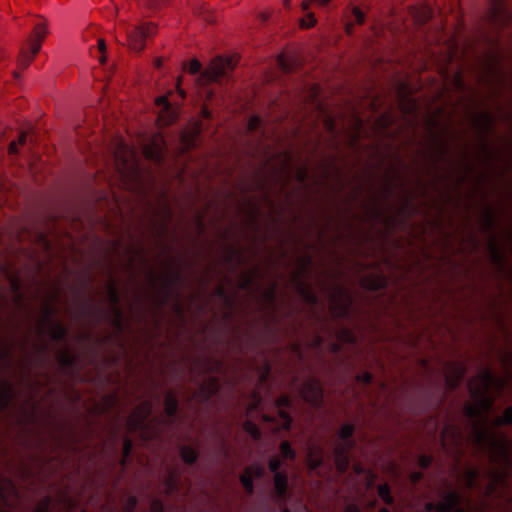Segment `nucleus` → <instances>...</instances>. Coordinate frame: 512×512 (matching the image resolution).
Segmentation results:
<instances>
[{
    "label": "nucleus",
    "instance_id": "38",
    "mask_svg": "<svg viewBox=\"0 0 512 512\" xmlns=\"http://www.w3.org/2000/svg\"><path fill=\"white\" fill-rule=\"evenodd\" d=\"M106 292H107V299L111 304V307L120 306V298L118 294V289L115 281L113 279H110L106 283Z\"/></svg>",
    "mask_w": 512,
    "mask_h": 512
},
{
    "label": "nucleus",
    "instance_id": "33",
    "mask_svg": "<svg viewBox=\"0 0 512 512\" xmlns=\"http://www.w3.org/2000/svg\"><path fill=\"white\" fill-rule=\"evenodd\" d=\"M46 328H49L48 333H49L51 340H53V341L63 340L67 335L66 327L58 321H56V322L51 321L50 324L46 325Z\"/></svg>",
    "mask_w": 512,
    "mask_h": 512
},
{
    "label": "nucleus",
    "instance_id": "4",
    "mask_svg": "<svg viewBox=\"0 0 512 512\" xmlns=\"http://www.w3.org/2000/svg\"><path fill=\"white\" fill-rule=\"evenodd\" d=\"M328 304L333 318H346L350 313L353 298L348 289L337 286L329 294Z\"/></svg>",
    "mask_w": 512,
    "mask_h": 512
},
{
    "label": "nucleus",
    "instance_id": "54",
    "mask_svg": "<svg viewBox=\"0 0 512 512\" xmlns=\"http://www.w3.org/2000/svg\"><path fill=\"white\" fill-rule=\"evenodd\" d=\"M499 360L503 365L506 372H511L512 369V351L505 350L500 353Z\"/></svg>",
    "mask_w": 512,
    "mask_h": 512
},
{
    "label": "nucleus",
    "instance_id": "23",
    "mask_svg": "<svg viewBox=\"0 0 512 512\" xmlns=\"http://www.w3.org/2000/svg\"><path fill=\"white\" fill-rule=\"evenodd\" d=\"M312 265V258L310 255H302L296 258V268L291 272L290 281L304 280L309 268Z\"/></svg>",
    "mask_w": 512,
    "mask_h": 512
},
{
    "label": "nucleus",
    "instance_id": "41",
    "mask_svg": "<svg viewBox=\"0 0 512 512\" xmlns=\"http://www.w3.org/2000/svg\"><path fill=\"white\" fill-rule=\"evenodd\" d=\"M336 338L339 342L342 343H354L356 341L354 332L347 327L339 329L336 332Z\"/></svg>",
    "mask_w": 512,
    "mask_h": 512
},
{
    "label": "nucleus",
    "instance_id": "44",
    "mask_svg": "<svg viewBox=\"0 0 512 512\" xmlns=\"http://www.w3.org/2000/svg\"><path fill=\"white\" fill-rule=\"evenodd\" d=\"M243 430L248 433L253 440H259L261 438V431L260 429L258 428V426L250 421V420H246L244 423H243Z\"/></svg>",
    "mask_w": 512,
    "mask_h": 512
},
{
    "label": "nucleus",
    "instance_id": "49",
    "mask_svg": "<svg viewBox=\"0 0 512 512\" xmlns=\"http://www.w3.org/2000/svg\"><path fill=\"white\" fill-rule=\"evenodd\" d=\"M243 488L247 493H252L254 491L253 477L248 473V471H243L239 478Z\"/></svg>",
    "mask_w": 512,
    "mask_h": 512
},
{
    "label": "nucleus",
    "instance_id": "45",
    "mask_svg": "<svg viewBox=\"0 0 512 512\" xmlns=\"http://www.w3.org/2000/svg\"><path fill=\"white\" fill-rule=\"evenodd\" d=\"M280 454L284 459L294 460L296 457L295 450L291 447L289 441L284 440L279 445Z\"/></svg>",
    "mask_w": 512,
    "mask_h": 512
},
{
    "label": "nucleus",
    "instance_id": "24",
    "mask_svg": "<svg viewBox=\"0 0 512 512\" xmlns=\"http://www.w3.org/2000/svg\"><path fill=\"white\" fill-rule=\"evenodd\" d=\"M291 283L294 285L296 292L306 303L315 305L318 302V298L308 282L299 280Z\"/></svg>",
    "mask_w": 512,
    "mask_h": 512
},
{
    "label": "nucleus",
    "instance_id": "26",
    "mask_svg": "<svg viewBox=\"0 0 512 512\" xmlns=\"http://www.w3.org/2000/svg\"><path fill=\"white\" fill-rule=\"evenodd\" d=\"M481 231L486 233L495 227V212L491 206H485L480 216Z\"/></svg>",
    "mask_w": 512,
    "mask_h": 512
},
{
    "label": "nucleus",
    "instance_id": "43",
    "mask_svg": "<svg viewBox=\"0 0 512 512\" xmlns=\"http://www.w3.org/2000/svg\"><path fill=\"white\" fill-rule=\"evenodd\" d=\"M479 472L476 468H469L464 471L463 478L467 488H473L476 484Z\"/></svg>",
    "mask_w": 512,
    "mask_h": 512
},
{
    "label": "nucleus",
    "instance_id": "1",
    "mask_svg": "<svg viewBox=\"0 0 512 512\" xmlns=\"http://www.w3.org/2000/svg\"><path fill=\"white\" fill-rule=\"evenodd\" d=\"M238 62V55L217 56L211 59L208 66L200 73L198 82L204 86L219 82L222 78L232 74Z\"/></svg>",
    "mask_w": 512,
    "mask_h": 512
},
{
    "label": "nucleus",
    "instance_id": "28",
    "mask_svg": "<svg viewBox=\"0 0 512 512\" xmlns=\"http://www.w3.org/2000/svg\"><path fill=\"white\" fill-rule=\"evenodd\" d=\"M156 216H158L161 220V223L157 228V234L158 236H163L166 233L168 225L171 222L172 212L170 208L165 205L157 209Z\"/></svg>",
    "mask_w": 512,
    "mask_h": 512
},
{
    "label": "nucleus",
    "instance_id": "22",
    "mask_svg": "<svg viewBox=\"0 0 512 512\" xmlns=\"http://www.w3.org/2000/svg\"><path fill=\"white\" fill-rule=\"evenodd\" d=\"M431 144L433 159L437 162L445 161L449 151L447 141L442 137L441 134H433Z\"/></svg>",
    "mask_w": 512,
    "mask_h": 512
},
{
    "label": "nucleus",
    "instance_id": "21",
    "mask_svg": "<svg viewBox=\"0 0 512 512\" xmlns=\"http://www.w3.org/2000/svg\"><path fill=\"white\" fill-rule=\"evenodd\" d=\"M360 286L369 291H378L386 288L387 279L381 273H370L361 278Z\"/></svg>",
    "mask_w": 512,
    "mask_h": 512
},
{
    "label": "nucleus",
    "instance_id": "50",
    "mask_svg": "<svg viewBox=\"0 0 512 512\" xmlns=\"http://www.w3.org/2000/svg\"><path fill=\"white\" fill-rule=\"evenodd\" d=\"M431 15L432 12L430 8L423 6L417 10L415 14V20L419 24H424L431 18Z\"/></svg>",
    "mask_w": 512,
    "mask_h": 512
},
{
    "label": "nucleus",
    "instance_id": "27",
    "mask_svg": "<svg viewBox=\"0 0 512 512\" xmlns=\"http://www.w3.org/2000/svg\"><path fill=\"white\" fill-rule=\"evenodd\" d=\"M164 413L167 417H174L178 410V399L173 390H168L163 399Z\"/></svg>",
    "mask_w": 512,
    "mask_h": 512
},
{
    "label": "nucleus",
    "instance_id": "55",
    "mask_svg": "<svg viewBox=\"0 0 512 512\" xmlns=\"http://www.w3.org/2000/svg\"><path fill=\"white\" fill-rule=\"evenodd\" d=\"M242 254L243 251L241 248H235L234 246H230L226 250L224 260L226 262H232L233 260L240 259L242 257Z\"/></svg>",
    "mask_w": 512,
    "mask_h": 512
},
{
    "label": "nucleus",
    "instance_id": "51",
    "mask_svg": "<svg viewBox=\"0 0 512 512\" xmlns=\"http://www.w3.org/2000/svg\"><path fill=\"white\" fill-rule=\"evenodd\" d=\"M182 67L183 69H186L189 74L196 75L200 73L202 64L198 59L194 58L188 64L187 62H183Z\"/></svg>",
    "mask_w": 512,
    "mask_h": 512
},
{
    "label": "nucleus",
    "instance_id": "40",
    "mask_svg": "<svg viewBox=\"0 0 512 512\" xmlns=\"http://www.w3.org/2000/svg\"><path fill=\"white\" fill-rule=\"evenodd\" d=\"M113 319L111 325L118 331L121 332L123 329V310L120 306L111 307Z\"/></svg>",
    "mask_w": 512,
    "mask_h": 512
},
{
    "label": "nucleus",
    "instance_id": "59",
    "mask_svg": "<svg viewBox=\"0 0 512 512\" xmlns=\"http://www.w3.org/2000/svg\"><path fill=\"white\" fill-rule=\"evenodd\" d=\"M355 431V427L353 424H344L340 427L338 435L341 439L346 440L349 439Z\"/></svg>",
    "mask_w": 512,
    "mask_h": 512
},
{
    "label": "nucleus",
    "instance_id": "29",
    "mask_svg": "<svg viewBox=\"0 0 512 512\" xmlns=\"http://www.w3.org/2000/svg\"><path fill=\"white\" fill-rule=\"evenodd\" d=\"M323 451L320 447L309 449L306 456L307 468L311 471L316 470L323 464Z\"/></svg>",
    "mask_w": 512,
    "mask_h": 512
},
{
    "label": "nucleus",
    "instance_id": "10",
    "mask_svg": "<svg viewBox=\"0 0 512 512\" xmlns=\"http://www.w3.org/2000/svg\"><path fill=\"white\" fill-rule=\"evenodd\" d=\"M182 277L181 273L179 271H167L166 273H161L158 276H155L152 272L149 274V283L154 286L155 282L158 280L161 282L162 285V292H163V300L161 301L162 304H165L170 293L169 288L177 285L180 283Z\"/></svg>",
    "mask_w": 512,
    "mask_h": 512
},
{
    "label": "nucleus",
    "instance_id": "12",
    "mask_svg": "<svg viewBox=\"0 0 512 512\" xmlns=\"http://www.w3.org/2000/svg\"><path fill=\"white\" fill-rule=\"evenodd\" d=\"M202 124L199 121L188 125L180 134L181 153H186L195 147L197 139L201 133Z\"/></svg>",
    "mask_w": 512,
    "mask_h": 512
},
{
    "label": "nucleus",
    "instance_id": "19",
    "mask_svg": "<svg viewBox=\"0 0 512 512\" xmlns=\"http://www.w3.org/2000/svg\"><path fill=\"white\" fill-rule=\"evenodd\" d=\"M220 389V382L218 378L210 377L204 380L199 389L195 392V398L201 402L209 400Z\"/></svg>",
    "mask_w": 512,
    "mask_h": 512
},
{
    "label": "nucleus",
    "instance_id": "56",
    "mask_svg": "<svg viewBox=\"0 0 512 512\" xmlns=\"http://www.w3.org/2000/svg\"><path fill=\"white\" fill-rule=\"evenodd\" d=\"M50 505H51L50 496H45L38 501L33 512H49Z\"/></svg>",
    "mask_w": 512,
    "mask_h": 512
},
{
    "label": "nucleus",
    "instance_id": "48",
    "mask_svg": "<svg viewBox=\"0 0 512 512\" xmlns=\"http://www.w3.org/2000/svg\"><path fill=\"white\" fill-rule=\"evenodd\" d=\"M496 426H506L512 424V406L505 408L502 415L494 420Z\"/></svg>",
    "mask_w": 512,
    "mask_h": 512
},
{
    "label": "nucleus",
    "instance_id": "18",
    "mask_svg": "<svg viewBox=\"0 0 512 512\" xmlns=\"http://www.w3.org/2000/svg\"><path fill=\"white\" fill-rule=\"evenodd\" d=\"M509 449L504 440H499L494 437L489 441V457L491 462L501 464L508 460Z\"/></svg>",
    "mask_w": 512,
    "mask_h": 512
},
{
    "label": "nucleus",
    "instance_id": "25",
    "mask_svg": "<svg viewBox=\"0 0 512 512\" xmlns=\"http://www.w3.org/2000/svg\"><path fill=\"white\" fill-rule=\"evenodd\" d=\"M460 495L456 491L446 493L435 505L437 512H450L460 503Z\"/></svg>",
    "mask_w": 512,
    "mask_h": 512
},
{
    "label": "nucleus",
    "instance_id": "39",
    "mask_svg": "<svg viewBox=\"0 0 512 512\" xmlns=\"http://www.w3.org/2000/svg\"><path fill=\"white\" fill-rule=\"evenodd\" d=\"M56 360L61 367H70L74 364L75 357L67 349H60L57 351Z\"/></svg>",
    "mask_w": 512,
    "mask_h": 512
},
{
    "label": "nucleus",
    "instance_id": "30",
    "mask_svg": "<svg viewBox=\"0 0 512 512\" xmlns=\"http://www.w3.org/2000/svg\"><path fill=\"white\" fill-rule=\"evenodd\" d=\"M14 398L12 385L8 381L0 382V412L4 411Z\"/></svg>",
    "mask_w": 512,
    "mask_h": 512
},
{
    "label": "nucleus",
    "instance_id": "14",
    "mask_svg": "<svg viewBox=\"0 0 512 512\" xmlns=\"http://www.w3.org/2000/svg\"><path fill=\"white\" fill-rule=\"evenodd\" d=\"M472 127L482 136V140H486V137L492 132L494 127V118L487 112H480L474 115L470 119Z\"/></svg>",
    "mask_w": 512,
    "mask_h": 512
},
{
    "label": "nucleus",
    "instance_id": "52",
    "mask_svg": "<svg viewBox=\"0 0 512 512\" xmlns=\"http://www.w3.org/2000/svg\"><path fill=\"white\" fill-rule=\"evenodd\" d=\"M276 297V284L272 283L267 289H265L262 294V300L267 304H272Z\"/></svg>",
    "mask_w": 512,
    "mask_h": 512
},
{
    "label": "nucleus",
    "instance_id": "37",
    "mask_svg": "<svg viewBox=\"0 0 512 512\" xmlns=\"http://www.w3.org/2000/svg\"><path fill=\"white\" fill-rule=\"evenodd\" d=\"M116 404L117 396L115 394H108L101 398L95 408L99 413H105L111 410Z\"/></svg>",
    "mask_w": 512,
    "mask_h": 512
},
{
    "label": "nucleus",
    "instance_id": "64",
    "mask_svg": "<svg viewBox=\"0 0 512 512\" xmlns=\"http://www.w3.org/2000/svg\"><path fill=\"white\" fill-rule=\"evenodd\" d=\"M136 505L137 498L135 496H129L122 507V512H134Z\"/></svg>",
    "mask_w": 512,
    "mask_h": 512
},
{
    "label": "nucleus",
    "instance_id": "3",
    "mask_svg": "<svg viewBox=\"0 0 512 512\" xmlns=\"http://www.w3.org/2000/svg\"><path fill=\"white\" fill-rule=\"evenodd\" d=\"M115 164L124 181L135 182L139 178V168L133 151L119 144L114 152Z\"/></svg>",
    "mask_w": 512,
    "mask_h": 512
},
{
    "label": "nucleus",
    "instance_id": "58",
    "mask_svg": "<svg viewBox=\"0 0 512 512\" xmlns=\"http://www.w3.org/2000/svg\"><path fill=\"white\" fill-rule=\"evenodd\" d=\"M245 471H248L252 477L261 478L264 476L265 470L264 467L260 464H252L250 466L245 467Z\"/></svg>",
    "mask_w": 512,
    "mask_h": 512
},
{
    "label": "nucleus",
    "instance_id": "53",
    "mask_svg": "<svg viewBox=\"0 0 512 512\" xmlns=\"http://www.w3.org/2000/svg\"><path fill=\"white\" fill-rule=\"evenodd\" d=\"M170 0H144V6L153 11L161 10L168 6Z\"/></svg>",
    "mask_w": 512,
    "mask_h": 512
},
{
    "label": "nucleus",
    "instance_id": "42",
    "mask_svg": "<svg viewBox=\"0 0 512 512\" xmlns=\"http://www.w3.org/2000/svg\"><path fill=\"white\" fill-rule=\"evenodd\" d=\"M377 492L379 497L383 500L385 504L391 505L394 502V499L390 492V487L387 483L379 484L377 487Z\"/></svg>",
    "mask_w": 512,
    "mask_h": 512
},
{
    "label": "nucleus",
    "instance_id": "20",
    "mask_svg": "<svg viewBox=\"0 0 512 512\" xmlns=\"http://www.w3.org/2000/svg\"><path fill=\"white\" fill-rule=\"evenodd\" d=\"M487 248L489 251L491 263L496 266L500 272H503L505 269V255L494 235L490 236L488 239Z\"/></svg>",
    "mask_w": 512,
    "mask_h": 512
},
{
    "label": "nucleus",
    "instance_id": "9",
    "mask_svg": "<svg viewBox=\"0 0 512 512\" xmlns=\"http://www.w3.org/2000/svg\"><path fill=\"white\" fill-rule=\"evenodd\" d=\"M440 441L443 449L447 453H459L463 445L461 429L456 425H446L441 431Z\"/></svg>",
    "mask_w": 512,
    "mask_h": 512
},
{
    "label": "nucleus",
    "instance_id": "17",
    "mask_svg": "<svg viewBox=\"0 0 512 512\" xmlns=\"http://www.w3.org/2000/svg\"><path fill=\"white\" fill-rule=\"evenodd\" d=\"M512 19L511 13L507 10L505 3L502 0H493L490 9V21L500 27L509 24Z\"/></svg>",
    "mask_w": 512,
    "mask_h": 512
},
{
    "label": "nucleus",
    "instance_id": "13",
    "mask_svg": "<svg viewBox=\"0 0 512 512\" xmlns=\"http://www.w3.org/2000/svg\"><path fill=\"white\" fill-rule=\"evenodd\" d=\"M466 372V367L462 362H450L444 367V375L446 385L454 389L456 388Z\"/></svg>",
    "mask_w": 512,
    "mask_h": 512
},
{
    "label": "nucleus",
    "instance_id": "36",
    "mask_svg": "<svg viewBox=\"0 0 512 512\" xmlns=\"http://www.w3.org/2000/svg\"><path fill=\"white\" fill-rule=\"evenodd\" d=\"M399 109L404 114H413L418 108L417 101L411 97L401 96L398 102Z\"/></svg>",
    "mask_w": 512,
    "mask_h": 512
},
{
    "label": "nucleus",
    "instance_id": "31",
    "mask_svg": "<svg viewBox=\"0 0 512 512\" xmlns=\"http://www.w3.org/2000/svg\"><path fill=\"white\" fill-rule=\"evenodd\" d=\"M277 62L285 73L294 72L299 66L297 57L292 54H280L277 58Z\"/></svg>",
    "mask_w": 512,
    "mask_h": 512
},
{
    "label": "nucleus",
    "instance_id": "46",
    "mask_svg": "<svg viewBox=\"0 0 512 512\" xmlns=\"http://www.w3.org/2000/svg\"><path fill=\"white\" fill-rule=\"evenodd\" d=\"M180 456L182 460L187 464H193L197 460L196 451L189 446H183L181 448Z\"/></svg>",
    "mask_w": 512,
    "mask_h": 512
},
{
    "label": "nucleus",
    "instance_id": "60",
    "mask_svg": "<svg viewBox=\"0 0 512 512\" xmlns=\"http://www.w3.org/2000/svg\"><path fill=\"white\" fill-rule=\"evenodd\" d=\"M177 488V476L173 473H170L165 480V491L167 494H170Z\"/></svg>",
    "mask_w": 512,
    "mask_h": 512
},
{
    "label": "nucleus",
    "instance_id": "32",
    "mask_svg": "<svg viewBox=\"0 0 512 512\" xmlns=\"http://www.w3.org/2000/svg\"><path fill=\"white\" fill-rule=\"evenodd\" d=\"M334 453H335L334 463H335L336 470L340 474H343L349 468V459L347 456V451L343 447L337 446L334 449Z\"/></svg>",
    "mask_w": 512,
    "mask_h": 512
},
{
    "label": "nucleus",
    "instance_id": "47",
    "mask_svg": "<svg viewBox=\"0 0 512 512\" xmlns=\"http://www.w3.org/2000/svg\"><path fill=\"white\" fill-rule=\"evenodd\" d=\"M480 152L483 162H489L495 159V151L490 147L486 140H482L480 145Z\"/></svg>",
    "mask_w": 512,
    "mask_h": 512
},
{
    "label": "nucleus",
    "instance_id": "6",
    "mask_svg": "<svg viewBox=\"0 0 512 512\" xmlns=\"http://www.w3.org/2000/svg\"><path fill=\"white\" fill-rule=\"evenodd\" d=\"M468 389L474 402L464 405V414L469 418H475L481 416L483 413L489 412L494 405L495 399L489 396L488 393H483L482 395L474 394L471 380L468 381Z\"/></svg>",
    "mask_w": 512,
    "mask_h": 512
},
{
    "label": "nucleus",
    "instance_id": "62",
    "mask_svg": "<svg viewBox=\"0 0 512 512\" xmlns=\"http://www.w3.org/2000/svg\"><path fill=\"white\" fill-rule=\"evenodd\" d=\"M317 20L315 18L314 13H308L305 18L301 19L300 27L304 29H309L315 26Z\"/></svg>",
    "mask_w": 512,
    "mask_h": 512
},
{
    "label": "nucleus",
    "instance_id": "57",
    "mask_svg": "<svg viewBox=\"0 0 512 512\" xmlns=\"http://www.w3.org/2000/svg\"><path fill=\"white\" fill-rule=\"evenodd\" d=\"M254 281L251 279V275L246 272H241L238 279V288L240 290L247 289Z\"/></svg>",
    "mask_w": 512,
    "mask_h": 512
},
{
    "label": "nucleus",
    "instance_id": "7",
    "mask_svg": "<svg viewBox=\"0 0 512 512\" xmlns=\"http://www.w3.org/2000/svg\"><path fill=\"white\" fill-rule=\"evenodd\" d=\"M152 404L149 401L140 402L127 418L126 426L129 432H136L141 429L143 437L147 438V426H144L145 420L150 416Z\"/></svg>",
    "mask_w": 512,
    "mask_h": 512
},
{
    "label": "nucleus",
    "instance_id": "61",
    "mask_svg": "<svg viewBox=\"0 0 512 512\" xmlns=\"http://www.w3.org/2000/svg\"><path fill=\"white\" fill-rule=\"evenodd\" d=\"M361 122H357L355 123L350 135H349V138H350V145L351 146H354L360 139V134H361Z\"/></svg>",
    "mask_w": 512,
    "mask_h": 512
},
{
    "label": "nucleus",
    "instance_id": "63",
    "mask_svg": "<svg viewBox=\"0 0 512 512\" xmlns=\"http://www.w3.org/2000/svg\"><path fill=\"white\" fill-rule=\"evenodd\" d=\"M391 124H392V119L389 115H386V114L381 115L375 121V125L380 129H387L391 126Z\"/></svg>",
    "mask_w": 512,
    "mask_h": 512
},
{
    "label": "nucleus",
    "instance_id": "15",
    "mask_svg": "<svg viewBox=\"0 0 512 512\" xmlns=\"http://www.w3.org/2000/svg\"><path fill=\"white\" fill-rule=\"evenodd\" d=\"M164 145L163 137L160 134H156L144 145L142 153L146 159L161 162L163 160Z\"/></svg>",
    "mask_w": 512,
    "mask_h": 512
},
{
    "label": "nucleus",
    "instance_id": "2",
    "mask_svg": "<svg viewBox=\"0 0 512 512\" xmlns=\"http://www.w3.org/2000/svg\"><path fill=\"white\" fill-rule=\"evenodd\" d=\"M511 376V372H506L504 376H495L490 369L486 368L470 379L473 392L476 395H482L488 393L491 388L501 392L508 385Z\"/></svg>",
    "mask_w": 512,
    "mask_h": 512
},
{
    "label": "nucleus",
    "instance_id": "16",
    "mask_svg": "<svg viewBox=\"0 0 512 512\" xmlns=\"http://www.w3.org/2000/svg\"><path fill=\"white\" fill-rule=\"evenodd\" d=\"M41 19L42 21L34 26L28 38V43L33 53L40 52L42 43L48 35V22L43 17Z\"/></svg>",
    "mask_w": 512,
    "mask_h": 512
},
{
    "label": "nucleus",
    "instance_id": "35",
    "mask_svg": "<svg viewBox=\"0 0 512 512\" xmlns=\"http://www.w3.org/2000/svg\"><path fill=\"white\" fill-rule=\"evenodd\" d=\"M38 53H33V50L30 49V51L26 50L25 48H22L18 60H17V68L20 71L26 70L30 64L34 61L36 55Z\"/></svg>",
    "mask_w": 512,
    "mask_h": 512
},
{
    "label": "nucleus",
    "instance_id": "11",
    "mask_svg": "<svg viewBox=\"0 0 512 512\" xmlns=\"http://www.w3.org/2000/svg\"><path fill=\"white\" fill-rule=\"evenodd\" d=\"M58 300L57 292L51 293L48 298L42 302L40 310L42 317L37 323V333L43 334L46 332V325L51 323V317L55 316L58 312L54 303Z\"/></svg>",
    "mask_w": 512,
    "mask_h": 512
},
{
    "label": "nucleus",
    "instance_id": "5",
    "mask_svg": "<svg viewBox=\"0 0 512 512\" xmlns=\"http://www.w3.org/2000/svg\"><path fill=\"white\" fill-rule=\"evenodd\" d=\"M158 26L154 22H144L127 32V46L130 50L141 52L147 38L157 34Z\"/></svg>",
    "mask_w": 512,
    "mask_h": 512
},
{
    "label": "nucleus",
    "instance_id": "8",
    "mask_svg": "<svg viewBox=\"0 0 512 512\" xmlns=\"http://www.w3.org/2000/svg\"><path fill=\"white\" fill-rule=\"evenodd\" d=\"M299 394L304 402L314 408H320L323 404V388L317 378L311 377L304 381Z\"/></svg>",
    "mask_w": 512,
    "mask_h": 512
},
{
    "label": "nucleus",
    "instance_id": "34",
    "mask_svg": "<svg viewBox=\"0 0 512 512\" xmlns=\"http://www.w3.org/2000/svg\"><path fill=\"white\" fill-rule=\"evenodd\" d=\"M275 492L278 497H284L288 489L287 475L282 472H276L273 477Z\"/></svg>",
    "mask_w": 512,
    "mask_h": 512
}]
</instances>
